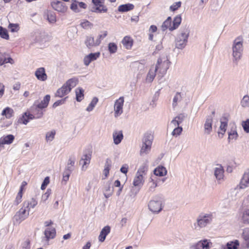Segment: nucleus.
I'll use <instances>...</instances> for the list:
<instances>
[{
  "mask_svg": "<svg viewBox=\"0 0 249 249\" xmlns=\"http://www.w3.org/2000/svg\"><path fill=\"white\" fill-rule=\"evenodd\" d=\"M71 174V173H70V171H67L65 170L63 173L62 181H64L65 183H66L67 181L69 180Z\"/></svg>",
  "mask_w": 249,
  "mask_h": 249,
  "instance_id": "obj_57",
  "label": "nucleus"
},
{
  "mask_svg": "<svg viewBox=\"0 0 249 249\" xmlns=\"http://www.w3.org/2000/svg\"><path fill=\"white\" fill-rule=\"evenodd\" d=\"M170 61L166 56L160 57L157 61V63L155 66H152L147 74L146 82L148 83L152 82L155 76L156 71L160 69L159 72L162 73L166 72L167 70L169 68Z\"/></svg>",
  "mask_w": 249,
  "mask_h": 249,
  "instance_id": "obj_2",
  "label": "nucleus"
},
{
  "mask_svg": "<svg viewBox=\"0 0 249 249\" xmlns=\"http://www.w3.org/2000/svg\"><path fill=\"white\" fill-rule=\"evenodd\" d=\"M85 44L88 49H91L100 45V40L96 39L95 40L93 36H87L85 40Z\"/></svg>",
  "mask_w": 249,
  "mask_h": 249,
  "instance_id": "obj_13",
  "label": "nucleus"
},
{
  "mask_svg": "<svg viewBox=\"0 0 249 249\" xmlns=\"http://www.w3.org/2000/svg\"><path fill=\"white\" fill-rule=\"evenodd\" d=\"M5 90V86L3 83H0V98H1L4 94Z\"/></svg>",
  "mask_w": 249,
  "mask_h": 249,
  "instance_id": "obj_64",
  "label": "nucleus"
},
{
  "mask_svg": "<svg viewBox=\"0 0 249 249\" xmlns=\"http://www.w3.org/2000/svg\"><path fill=\"white\" fill-rule=\"evenodd\" d=\"M110 228L109 226H105L101 231L99 236V240L103 242L105 241L107 235L109 233Z\"/></svg>",
  "mask_w": 249,
  "mask_h": 249,
  "instance_id": "obj_24",
  "label": "nucleus"
},
{
  "mask_svg": "<svg viewBox=\"0 0 249 249\" xmlns=\"http://www.w3.org/2000/svg\"><path fill=\"white\" fill-rule=\"evenodd\" d=\"M118 49L117 45L113 42H110L108 44V50L110 53H115Z\"/></svg>",
  "mask_w": 249,
  "mask_h": 249,
  "instance_id": "obj_39",
  "label": "nucleus"
},
{
  "mask_svg": "<svg viewBox=\"0 0 249 249\" xmlns=\"http://www.w3.org/2000/svg\"><path fill=\"white\" fill-rule=\"evenodd\" d=\"M212 246V243L210 240H200L190 247L191 249H210Z\"/></svg>",
  "mask_w": 249,
  "mask_h": 249,
  "instance_id": "obj_8",
  "label": "nucleus"
},
{
  "mask_svg": "<svg viewBox=\"0 0 249 249\" xmlns=\"http://www.w3.org/2000/svg\"><path fill=\"white\" fill-rule=\"evenodd\" d=\"M176 119L178 123L180 124L183 121L184 119L185 118V115L184 114L181 113L178 114L176 117L174 118Z\"/></svg>",
  "mask_w": 249,
  "mask_h": 249,
  "instance_id": "obj_58",
  "label": "nucleus"
},
{
  "mask_svg": "<svg viewBox=\"0 0 249 249\" xmlns=\"http://www.w3.org/2000/svg\"><path fill=\"white\" fill-rule=\"evenodd\" d=\"M157 186V183L152 178H151V180L148 183V191L149 192H153Z\"/></svg>",
  "mask_w": 249,
  "mask_h": 249,
  "instance_id": "obj_38",
  "label": "nucleus"
},
{
  "mask_svg": "<svg viewBox=\"0 0 249 249\" xmlns=\"http://www.w3.org/2000/svg\"><path fill=\"white\" fill-rule=\"evenodd\" d=\"M238 137V134L235 130V128H232L229 132L228 140H236Z\"/></svg>",
  "mask_w": 249,
  "mask_h": 249,
  "instance_id": "obj_37",
  "label": "nucleus"
},
{
  "mask_svg": "<svg viewBox=\"0 0 249 249\" xmlns=\"http://www.w3.org/2000/svg\"><path fill=\"white\" fill-rule=\"evenodd\" d=\"M50 100V96L49 95H46L40 103L37 105H36V103H35L34 106H36V108H38V109L45 108L48 106Z\"/></svg>",
  "mask_w": 249,
  "mask_h": 249,
  "instance_id": "obj_25",
  "label": "nucleus"
},
{
  "mask_svg": "<svg viewBox=\"0 0 249 249\" xmlns=\"http://www.w3.org/2000/svg\"><path fill=\"white\" fill-rule=\"evenodd\" d=\"M213 119L212 117L207 118L204 124V132L206 134H210L212 130V123Z\"/></svg>",
  "mask_w": 249,
  "mask_h": 249,
  "instance_id": "obj_22",
  "label": "nucleus"
},
{
  "mask_svg": "<svg viewBox=\"0 0 249 249\" xmlns=\"http://www.w3.org/2000/svg\"><path fill=\"white\" fill-rule=\"evenodd\" d=\"M243 238L244 239V246L245 247L249 248V234L246 233L243 234Z\"/></svg>",
  "mask_w": 249,
  "mask_h": 249,
  "instance_id": "obj_55",
  "label": "nucleus"
},
{
  "mask_svg": "<svg viewBox=\"0 0 249 249\" xmlns=\"http://www.w3.org/2000/svg\"><path fill=\"white\" fill-rule=\"evenodd\" d=\"M8 28L12 32H17L19 30L18 25L17 24L10 23Z\"/></svg>",
  "mask_w": 249,
  "mask_h": 249,
  "instance_id": "obj_54",
  "label": "nucleus"
},
{
  "mask_svg": "<svg viewBox=\"0 0 249 249\" xmlns=\"http://www.w3.org/2000/svg\"><path fill=\"white\" fill-rule=\"evenodd\" d=\"M243 39L241 37L235 39L232 44V56L234 61H237L241 59L243 51Z\"/></svg>",
  "mask_w": 249,
  "mask_h": 249,
  "instance_id": "obj_5",
  "label": "nucleus"
},
{
  "mask_svg": "<svg viewBox=\"0 0 249 249\" xmlns=\"http://www.w3.org/2000/svg\"><path fill=\"white\" fill-rule=\"evenodd\" d=\"M181 98L182 97L180 93L179 92H177L173 98L172 103V106L173 107H175L177 106L178 103L181 101Z\"/></svg>",
  "mask_w": 249,
  "mask_h": 249,
  "instance_id": "obj_41",
  "label": "nucleus"
},
{
  "mask_svg": "<svg viewBox=\"0 0 249 249\" xmlns=\"http://www.w3.org/2000/svg\"><path fill=\"white\" fill-rule=\"evenodd\" d=\"M29 122V120L27 117V112L24 113L22 116L18 119V123L19 124H27Z\"/></svg>",
  "mask_w": 249,
  "mask_h": 249,
  "instance_id": "obj_49",
  "label": "nucleus"
},
{
  "mask_svg": "<svg viewBox=\"0 0 249 249\" xmlns=\"http://www.w3.org/2000/svg\"><path fill=\"white\" fill-rule=\"evenodd\" d=\"M181 21V18L180 15H178L175 17L173 22L172 28L171 29L175 30L180 25Z\"/></svg>",
  "mask_w": 249,
  "mask_h": 249,
  "instance_id": "obj_36",
  "label": "nucleus"
},
{
  "mask_svg": "<svg viewBox=\"0 0 249 249\" xmlns=\"http://www.w3.org/2000/svg\"><path fill=\"white\" fill-rule=\"evenodd\" d=\"M239 242L235 240L234 242H230L227 244L228 249H237V246H239Z\"/></svg>",
  "mask_w": 249,
  "mask_h": 249,
  "instance_id": "obj_44",
  "label": "nucleus"
},
{
  "mask_svg": "<svg viewBox=\"0 0 249 249\" xmlns=\"http://www.w3.org/2000/svg\"><path fill=\"white\" fill-rule=\"evenodd\" d=\"M242 220L244 223L249 224V209L246 210L243 212Z\"/></svg>",
  "mask_w": 249,
  "mask_h": 249,
  "instance_id": "obj_43",
  "label": "nucleus"
},
{
  "mask_svg": "<svg viewBox=\"0 0 249 249\" xmlns=\"http://www.w3.org/2000/svg\"><path fill=\"white\" fill-rule=\"evenodd\" d=\"M239 187L240 189H242L249 187V170H248L244 174Z\"/></svg>",
  "mask_w": 249,
  "mask_h": 249,
  "instance_id": "obj_16",
  "label": "nucleus"
},
{
  "mask_svg": "<svg viewBox=\"0 0 249 249\" xmlns=\"http://www.w3.org/2000/svg\"><path fill=\"white\" fill-rule=\"evenodd\" d=\"M55 135V131L52 130L50 132H48L46 134V140L47 142L52 141Z\"/></svg>",
  "mask_w": 249,
  "mask_h": 249,
  "instance_id": "obj_45",
  "label": "nucleus"
},
{
  "mask_svg": "<svg viewBox=\"0 0 249 249\" xmlns=\"http://www.w3.org/2000/svg\"><path fill=\"white\" fill-rule=\"evenodd\" d=\"M242 126L245 132L248 133H249V119L245 121H243Z\"/></svg>",
  "mask_w": 249,
  "mask_h": 249,
  "instance_id": "obj_52",
  "label": "nucleus"
},
{
  "mask_svg": "<svg viewBox=\"0 0 249 249\" xmlns=\"http://www.w3.org/2000/svg\"><path fill=\"white\" fill-rule=\"evenodd\" d=\"M35 75L37 79L40 81H44L47 79V76L44 68L37 69L35 72Z\"/></svg>",
  "mask_w": 249,
  "mask_h": 249,
  "instance_id": "obj_20",
  "label": "nucleus"
},
{
  "mask_svg": "<svg viewBox=\"0 0 249 249\" xmlns=\"http://www.w3.org/2000/svg\"><path fill=\"white\" fill-rule=\"evenodd\" d=\"M171 18L169 17L165 21L162 23L161 28L162 31H165L169 29L170 31H173L174 30L171 29L172 28Z\"/></svg>",
  "mask_w": 249,
  "mask_h": 249,
  "instance_id": "obj_30",
  "label": "nucleus"
},
{
  "mask_svg": "<svg viewBox=\"0 0 249 249\" xmlns=\"http://www.w3.org/2000/svg\"><path fill=\"white\" fill-rule=\"evenodd\" d=\"M167 170L164 166H159L155 169L154 174L157 176L163 177L167 174Z\"/></svg>",
  "mask_w": 249,
  "mask_h": 249,
  "instance_id": "obj_26",
  "label": "nucleus"
},
{
  "mask_svg": "<svg viewBox=\"0 0 249 249\" xmlns=\"http://www.w3.org/2000/svg\"><path fill=\"white\" fill-rule=\"evenodd\" d=\"M164 207L163 200L160 198H156L149 201L148 204V209L153 213H159Z\"/></svg>",
  "mask_w": 249,
  "mask_h": 249,
  "instance_id": "obj_6",
  "label": "nucleus"
},
{
  "mask_svg": "<svg viewBox=\"0 0 249 249\" xmlns=\"http://www.w3.org/2000/svg\"><path fill=\"white\" fill-rule=\"evenodd\" d=\"M14 110L9 107L5 108L1 112V115L4 116L7 119H10L14 115Z\"/></svg>",
  "mask_w": 249,
  "mask_h": 249,
  "instance_id": "obj_31",
  "label": "nucleus"
},
{
  "mask_svg": "<svg viewBox=\"0 0 249 249\" xmlns=\"http://www.w3.org/2000/svg\"><path fill=\"white\" fill-rule=\"evenodd\" d=\"M44 234L46 240L53 239L56 236V230L54 227H48L45 228Z\"/></svg>",
  "mask_w": 249,
  "mask_h": 249,
  "instance_id": "obj_15",
  "label": "nucleus"
},
{
  "mask_svg": "<svg viewBox=\"0 0 249 249\" xmlns=\"http://www.w3.org/2000/svg\"><path fill=\"white\" fill-rule=\"evenodd\" d=\"M67 98V97H65V98L62 99L61 100H58V101H56L53 104V107H57V106H59L60 105L63 104L65 103Z\"/></svg>",
  "mask_w": 249,
  "mask_h": 249,
  "instance_id": "obj_60",
  "label": "nucleus"
},
{
  "mask_svg": "<svg viewBox=\"0 0 249 249\" xmlns=\"http://www.w3.org/2000/svg\"><path fill=\"white\" fill-rule=\"evenodd\" d=\"M107 11V8L104 5L102 6H98L92 10V11L95 13H105Z\"/></svg>",
  "mask_w": 249,
  "mask_h": 249,
  "instance_id": "obj_46",
  "label": "nucleus"
},
{
  "mask_svg": "<svg viewBox=\"0 0 249 249\" xmlns=\"http://www.w3.org/2000/svg\"><path fill=\"white\" fill-rule=\"evenodd\" d=\"M82 28L84 29H89L92 27V24L87 20H84L80 24Z\"/></svg>",
  "mask_w": 249,
  "mask_h": 249,
  "instance_id": "obj_48",
  "label": "nucleus"
},
{
  "mask_svg": "<svg viewBox=\"0 0 249 249\" xmlns=\"http://www.w3.org/2000/svg\"><path fill=\"white\" fill-rule=\"evenodd\" d=\"M148 162L149 161L147 159H145L143 160L142 163L140 166L137 172H139L140 173L145 175L148 170Z\"/></svg>",
  "mask_w": 249,
  "mask_h": 249,
  "instance_id": "obj_29",
  "label": "nucleus"
},
{
  "mask_svg": "<svg viewBox=\"0 0 249 249\" xmlns=\"http://www.w3.org/2000/svg\"><path fill=\"white\" fill-rule=\"evenodd\" d=\"M241 105L243 107H249V96L246 95L244 96L241 101Z\"/></svg>",
  "mask_w": 249,
  "mask_h": 249,
  "instance_id": "obj_42",
  "label": "nucleus"
},
{
  "mask_svg": "<svg viewBox=\"0 0 249 249\" xmlns=\"http://www.w3.org/2000/svg\"><path fill=\"white\" fill-rule=\"evenodd\" d=\"M124 103V97H121L115 101L114 106V116L115 117H118L123 113Z\"/></svg>",
  "mask_w": 249,
  "mask_h": 249,
  "instance_id": "obj_10",
  "label": "nucleus"
},
{
  "mask_svg": "<svg viewBox=\"0 0 249 249\" xmlns=\"http://www.w3.org/2000/svg\"><path fill=\"white\" fill-rule=\"evenodd\" d=\"M37 204V201L34 198L24 201L22 207L16 213L13 217L14 224H19L26 219L29 215L30 208H34Z\"/></svg>",
  "mask_w": 249,
  "mask_h": 249,
  "instance_id": "obj_1",
  "label": "nucleus"
},
{
  "mask_svg": "<svg viewBox=\"0 0 249 249\" xmlns=\"http://www.w3.org/2000/svg\"><path fill=\"white\" fill-rule=\"evenodd\" d=\"M0 36L4 39H8L9 35L6 29L0 26Z\"/></svg>",
  "mask_w": 249,
  "mask_h": 249,
  "instance_id": "obj_47",
  "label": "nucleus"
},
{
  "mask_svg": "<svg viewBox=\"0 0 249 249\" xmlns=\"http://www.w3.org/2000/svg\"><path fill=\"white\" fill-rule=\"evenodd\" d=\"M189 35V30L188 28H184V33L182 34V36H183L182 40L180 39H177L176 45L177 48L178 49H182L184 48L186 45L188 38Z\"/></svg>",
  "mask_w": 249,
  "mask_h": 249,
  "instance_id": "obj_9",
  "label": "nucleus"
},
{
  "mask_svg": "<svg viewBox=\"0 0 249 249\" xmlns=\"http://www.w3.org/2000/svg\"><path fill=\"white\" fill-rule=\"evenodd\" d=\"M114 143L118 145L121 143L124 136L122 130L114 131L112 134Z\"/></svg>",
  "mask_w": 249,
  "mask_h": 249,
  "instance_id": "obj_21",
  "label": "nucleus"
},
{
  "mask_svg": "<svg viewBox=\"0 0 249 249\" xmlns=\"http://www.w3.org/2000/svg\"><path fill=\"white\" fill-rule=\"evenodd\" d=\"M50 179L49 177H47L45 178L41 186V189L44 190L45 189L47 185L49 183Z\"/></svg>",
  "mask_w": 249,
  "mask_h": 249,
  "instance_id": "obj_59",
  "label": "nucleus"
},
{
  "mask_svg": "<svg viewBox=\"0 0 249 249\" xmlns=\"http://www.w3.org/2000/svg\"><path fill=\"white\" fill-rule=\"evenodd\" d=\"M78 83L76 78H71L68 80L63 86L59 88L55 93V96L59 97H62L68 94L72 88L75 87Z\"/></svg>",
  "mask_w": 249,
  "mask_h": 249,
  "instance_id": "obj_4",
  "label": "nucleus"
},
{
  "mask_svg": "<svg viewBox=\"0 0 249 249\" xmlns=\"http://www.w3.org/2000/svg\"><path fill=\"white\" fill-rule=\"evenodd\" d=\"M73 1L71 5V9L75 12H79L80 11L78 8V3L76 0H72Z\"/></svg>",
  "mask_w": 249,
  "mask_h": 249,
  "instance_id": "obj_50",
  "label": "nucleus"
},
{
  "mask_svg": "<svg viewBox=\"0 0 249 249\" xmlns=\"http://www.w3.org/2000/svg\"><path fill=\"white\" fill-rule=\"evenodd\" d=\"M91 155L90 154H85L82 157L80 163L82 164L81 169L82 171H86L90 163Z\"/></svg>",
  "mask_w": 249,
  "mask_h": 249,
  "instance_id": "obj_18",
  "label": "nucleus"
},
{
  "mask_svg": "<svg viewBox=\"0 0 249 249\" xmlns=\"http://www.w3.org/2000/svg\"><path fill=\"white\" fill-rule=\"evenodd\" d=\"M107 35V31H105L102 32V34L99 35L97 39L100 40V44L101 43V40L104 39Z\"/></svg>",
  "mask_w": 249,
  "mask_h": 249,
  "instance_id": "obj_62",
  "label": "nucleus"
},
{
  "mask_svg": "<svg viewBox=\"0 0 249 249\" xmlns=\"http://www.w3.org/2000/svg\"><path fill=\"white\" fill-rule=\"evenodd\" d=\"M182 131V128L180 126L175 127L172 132V135L174 136L177 137L179 136Z\"/></svg>",
  "mask_w": 249,
  "mask_h": 249,
  "instance_id": "obj_51",
  "label": "nucleus"
},
{
  "mask_svg": "<svg viewBox=\"0 0 249 249\" xmlns=\"http://www.w3.org/2000/svg\"><path fill=\"white\" fill-rule=\"evenodd\" d=\"M98 101V98L96 97H94L92 100L91 103L89 104V105L87 108L86 110L89 112L92 111L93 109L96 104L97 103Z\"/></svg>",
  "mask_w": 249,
  "mask_h": 249,
  "instance_id": "obj_40",
  "label": "nucleus"
},
{
  "mask_svg": "<svg viewBox=\"0 0 249 249\" xmlns=\"http://www.w3.org/2000/svg\"><path fill=\"white\" fill-rule=\"evenodd\" d=\"M22 249H30V240L29 239H26L21 245Z\"/></svg>",
  "mask_w": 249,
  "mask_h": 249,
  "instance_id": "obj_53",
  "label": "nucleus"
},
{
  "mask_svg": "<svg viewBox=\"0 0 249 249\" xmlns=\"http://www.w3.org/2000/svg\"><path fill=\"white\" fill-rule=\"evenodd\" d=\"M52 8L58 12L64 13L67 12L68 7L61 1L54 0L51 3Z\"/></svg>",
  "mask_w": 249,
  "mask_h": 249,
  "instance_id": "obj_11",
  "label": "nucleus"
},
{
  "mask_svg": "<svg viewBox=\"0 0 249 249\" xmlns=\"http://www.w3.org/2000/svg\"><path fill=\"white\" fill-rule=\"evenodd\" d=\"M111 166V161L107 159V160H106V163L105 165V167H104V169L103 171V174L105 176V178H104V179L108 177Z\"/></svg>",
  "mask_w": 249,
  "mask_h": 249,
  "instance_id": "obj_33",
  "label": "nucleus"
},
{
  "mask_svg": "<svg viewBox=\"0 0 249 249\" xmlns=\"http://www.w3.org/2000/svg\"><path fill=\"white\" fill-rule=\"evenodd\" d=\"M100 55V52H96L94 53H90L89 54L85 56L84 58V64L88 66L90 63L92 61L96 60Z\"/></svg>",
  "mask_w": 249,
  "mask_h": 249,
  "instance_id": "obj_14",
  "label": "nucleus"
},
{
  "mask_svg": "<svg viewBox=\"0 0 249 249\" xmlns=\"http://www.w3.org/2000/svg\"><path fill=\"white\" fill-rule=\"evenodd\" d=\"M179 123H178V121L175 118L171 122L170 124V125L172 126L173 127H176L179 126Z\"/></svg>",
  "mask_w": 249,
  "mask_h": 249,
  "instance_id": "obj_63",
  "label": "nucleus"
},
{
  "mask_svg": "<svg viewBox=\"0 0 249 249\" xmlns=\"http://www.w3.org/2000/svg\"><path fill=\"white\" fill-rule=\"evenodd\" d=\"M84 90L81 88H78L75 90L76 99L77 101L80 102L84 98Z\"/></svg>",
  "mask_w": 249,
  "mask_h": 249,
  "instance_id": "obj_34",
  "label": "nucleus"
},
{
  "mask_svg": "<svg viewBox=\"0 0 249 249\" xmlns=\"http://www.w3.org/2000/svg\"><path fill=\"white\" fill-rule=\"evenodd\" d=\"M228 125V120L226 118H223L220 120V130L218 132V136L222 138L225 134Z\"/></svg>",
  "mask_w": 249,
  "mask_h": 249,
  "instance_id": "obj_19",
  "label": "nucleus"
},
{
  "mask_svg": "<svg viewBox=\"0 0 249 249\" xmlns=\"http://www.w3.org/2000/svg\"><path fill=\"white\" fill-rule=\"evenodd\" d=\"M134 6L131 3H127L121 5L118 7V11L121 12H125L132 10L134 9Z\"/></svg>",
  "mask_w": 249,
  "mask_h": 249,
  "instance_id": "obj_28",
  "label": "nucleus"
},
{
  "mask_svg": "<svg viewBox=\"0 0 249 249\" xmlns=\"http://www.w3.org/2000/svg\"><path fill=\"white\" fill-rule=\"evenodd\" d=\"M181 6V2L178 1L175 2L170 7V9L172 11H175L177 10Z\"/></svg>",
  "mask_w": 249,
  "mask_h": 249,
  "instance_id": "obj_56",
  "label": "nucleus"
},
{
  "mask_svg": "<svg viewBox=\"0 0 249 249\" xmlns=\"http://www.w3.org/2000/svg\"><path fill=\"white\" fill-rule=\"evenodd\" d=\"M152 141L150 136H146L143 139L142 146L140 150L141 156L147 154L151 150Z\"/></svg>",
  "mask_w": 249,
  "mask_h": 249,
  "instance_id": "obj_7",
  "label": "nucleus"
},
{
  "mask_svg": "<svg viewBox=\"0 0 249 249\" xmlns=\"http://www.w3.org/2000/svg\"><path fill=\"white\" fill-rule=\"evenodd\" d=\"M224 169L223 167L217 164L214 168V175L216 178L219 181L223 179L224 177Z\"/></svg>",
  "mask_w": 249,
  "mask_h": 249,
  "instance_id": "obj_17",
  "label": "nucleus"
},
{
  "mask_svg": "<svg viewBox=\"0 0 249 249\" xmlns=\"http://www.w3.org/2000/svg\"><path fill=\"white\" fill-rule=\"evenodd\" d=\"M144 175L140 173L139 172H137L135 177L134 178L133 180V185L135 186H142L143 182V176Z\"/></svg>",
  "mask_w": 249,
  "mask_h": 249,
  "instance_id": "obj_23",
  "label": "nucleus"
},
{
  "mask_svg": "<svg viewBox=\"0 0 249 249\" xmlns=\"http://www.w3.org/2000/svg\"><path fill=\"white\" fill-rule=\"evenodd\" d=\"M15 139V137L12 134L3 136L0 138V151L4 148V144H11Z\"/></svg>",
  "mask_w": 249,
  "mask_h": 249,
  "instance_id": "obj_12",
  "label": "nucleus"
},
{
  "mask_svg": "<svg viewBox=\"0 0 249 249\" xmlns=\"http://www.w3.org/2000/svg\"><path fill=\"white\" fill-rule=\"evenodd\" d=\"M122 43L126 49H130L133 45V39L130 37L126 36L123 38Z\"/></svg>",
  "mask_w": 249,
  "mask_h": 249,
  "instance_id": "obj_27",
  "label": "nucleus"
},
{
  "mask_svg": "<svg viewBox=\"0 0 249 249\" xmlns=\"http://www.w3.org/2000/svg\"><path fill=\"white\" fill-rule=\"evenodd\" d=\"M104 0H92V2L95 5L96 7L102 6L104 4Z\"/></svg>",
  "mask_w": 249,
  "mask_h": 249,
  "instance_id": "obj_61",
  "label": "nucleus"
},
{
  "mask_svg": "<svg viewBox=\"0 0 249 249\" xmlns=\"http://www.w3.org/2000/svg\"><path fill=\"white\" fill-rule=\"evenodd\" d=\"M74 159L72 158H70L68 160V164L65 170L70 171V173H71L74 169Z\"/></svg>",
  "mask_w": 249,
  "mask_h": 249,
  "instance_id": "obj_35",
  "label": "nucleus"
},
{
  "mask_svg": "<svg viewBox=\"0 0 249 249\" xmlns=\"http://www.w3.org/2000/svg\"><path fill=\"white\" fill-rule=\"evenodd\" d=\"M213 219V215L212 213L199 215L196 219V222L194 224V229L195 230H199L201 228H205L211 223Z\"/></svg>",
  "mask_w": 249,
  "mask_h": 249,
  "instance_id": "obj_3",
  "label": "nucleus"
},
{
  "mask_svg": "<svg viewBox=\"0 0 249 249\" xmlns=\"http://www.w3.org/2000/svg\"><path fill=\"white\" fill-rule=\"evenodd\" d=\"M45 14L47 19L50 23H54L56 22V16L53 12L47 11Z\"/></svg>",
  "mask_w": 249,
  "mask_h": 249,
  "instance_id": "obj_32",
  "label": "nucleus"
}]
</instances>
